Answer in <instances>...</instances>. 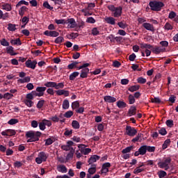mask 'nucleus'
Wrapping results in <instances>:
<instances>
[{"mask_svg": "<svg viewBox=\"0 0 178 178\" xmlns=\"http://www.w3.org/2000/svg\"><path fill=\"white\" fill-rule=\"evenodd\" d=\"M164 29L167 31L173 30V26H172V24H170V23L167 22L164 26Z\"/></svg>", "mask_w": 178, "mask_h": 178, "instance_id": "62", "label": "nucleus"}, {"mask_svg": "<svg viewBox=\"0 0 178 178\" xmlns=\"http://www.w3.org/2000/svg\"><path fill=\"white\" fill-rule=\"evenodd\" d=\"M101 158V156L97 155V154H95V155H92L91 156L88 162L89 163V165H92V163H95V162H97V161H99V159Z\"/></svg>", "mask_w": 178, "mask_h": 178, "instance_id": "18", "label": "nucleus"}, {"mask_svg": "<svg viewBox=\"0 0 178 178\" xmlns=\"http://www.w3.org/2000/svg\"><path fill=\"white\" fill-rule=\"evenodd\" d=\"M10 44L12 45H22V42L20 41V38L12 39L10 40Z\"/></svg>", "mask_w": 178, "mask_h": 178, "instance_id": "32", "label": "nucleus"}, {"mask_svg": "<svg viewBox=\"0 0 178 178\" xmlns=\"http://www.w3.org/2000/svg\"><path fill=\"white\" fill-rule=\"evenodd\" d=\"M6 53L10 55V56H15L17 55V53L15 51V48L12 46H8L6 48Z\"/></svg>", "mask_w": 178, "mask_h": 178, "instance_id": "16", "label": "nucleus"}, {"mask_svg": "<svg viewBox=\"0 0 178 178\" xmlns=\"http://www.w3.org/2000/svg\"><path fill=\"white\" fill-rule=\"evenodd\" d=\"M44 35L47 37H58V35H59V33L56 31H45L44 32Z\"/></svg>", "mask_w": 178, "mask_h": 178, "instance_id": "15", "label": "nucleus"}, {"mask_svg": "<svg viewBox=\"0 0 178 178\" xmlns=\"http://www.w3.org/2000/svg\"><path fill=\"white\" fill-rule=\"evenodd\" d=\"M58 172H60L61 173H67V168L64 165H60L58 167Z\"/></svg>", "mask_w": 178, "mask_h": 178, "instance_id": "34", "label": "nucleus"}, {"mask_svg": "<svg viewBox=\"0 0 178 178\" xmlns=\"http://www.w3.org/2000/svg\"><path fill=\"white\" fill-rule=\"evenodd\" d=\"M87 145L84 144H80L78 145V148L81 149V153L83 154V155H88L90 152H91V148H86Z\"/></svg>", "mask_w": 178, "mask_h": 178, "instance_id": "8", "label": "nucleus"}, {"mask_svg": "<svg viewBox=\"0 0 178 178\" xmlns=\"http://www.w3.org/2000/svg\"><path fill=\"white\" fill-rule=\"evenodd\" d=\"M149 6L154 12H159L162 10V8L165 6V4L162 1H153L149 3Z\"/></svg>", "mask_w": 178, "mask_h": 178, "instance_id": "3", "label": "nucleus"}, {"mask_svg": "<svg viewBox=\"0 0 178 178\" xmlns=\"http://www.w3.org/2000/svg\"><path fill=\"white\" fill-rule=\"evenodd\" d=\"M128 101L129 105H133V104L136 103V98L133 95L131 94L128 96Z\"/></svg>", "mask_w": 178, "mask_h": 178, "instance_id": "37", "label": "nucleus"}, {"mask_svg": "<svg viewBox=\"0 0 178 178\" xmlns=\"http://www.w3.org/2000/svg\"><path fill=\"white\" fill-rule=\"evenodd\" d=\"M88 66H90V63H86L82 64L79 67H77L76 69H78V70H81H81H84L86 69H89Z\"/></svg>", "mask_w": 178, "mask_h": 178, "instance_id": "40", "label": "nucleus"}, {"mask_svg": "<svg viewBox=\"0 0 178 178\" xmlns=\"http://www.w3.org/2000/svg\"><path fill=\"white\" fill-rule=\"evenodd\" d=\"M27 10V7L26 6H22L19 10V15L21 16V17H23L24 16V12Z\"/></svg>", "mask_w": 178, "mask_h": 178, "instance_id": "44", "label": "nucleus"}, {"mask_svg": "<svg viewBox=\"0 0 178 178\" xmlns=\"http://www.w3.org/2000/svg\"><path fill=\"white\" fill-rule=\"evenodd\" d=\"M31 78L30 76H25L23 79H19L17 80L18 83H21V84H24V83H30Z\"/></svg>", "mask_w": 178, "mask_h": 178, "instance_id": "28", "label": "nucleus"}, {"mask_svg": "<svg viewBox=\"0 0 178 178\" xmlns=\"http://www.w3.org/2000/svg\"><path fill=\"white\" fill-rule=\"evenodd\" d=\"M4 99H12L13 98V94L10 92H6L3 95Z\"/></svg>", "mask_w": 178, "mask_h": 178, "instance_id": "55", "label": "nucleus"}, {"mask_svg": "<svg viewBox=\"0 0 178 178\" xmlns=\"http://www.w3.org/2000/svg\"><path fill=\"white\" fill-rule=\"evenodd\" d=\"M56 82L48 81L44 83V86L47 87V88H55Z\"/></svg>", "mask_w": 178, "mask_h": 178, "instance_id": "35", "label": "nucleus"}, {"mask_svg": "<svg viewBox=\"0 0 178 178\" xmlns=\"http://www.w3.org/2000/svg\"><path fill=\"white\" fill-rule=\"evenodd\" d=\"M82 13H83L84 16H91L92 13H90V10L88 8H83L81 10Z\"/></svg>", "mask_w": 178, "mask_h": 178, "instance_id": "47", "label": "nucleus"}, {"mask_svg": "<svg viewBox=\"0 0 178 178\" xmlns=\"http://www.w3.org/2000/svg\"><path fill=\"white\" fill-rule=\"evenodd\" d=\"M138 149L140 152V155H145V154H147V145H142Z\"/></svg>", "mask_w": 178, "mask_h": 178, "instance_id": "30", "label": "nucleus"}, {"mask_svg": "<svg viewBox=\"0 0 178 178\" xmlns=\"http://www.w3.org/2000/svg\"><path fill=\"white\" fill-rule=\"evenodd\" d=\"M22 5H26V6H29V2L24 0H21L17 3L16 8H19V6H22Z\"/></svg>", "mask_w": 178, "mask_h": 178, "instance_id": "52", "label": "nucleus"}, {"mask_svg": "<svg viewBox=\"0 0 178 178\" xmlns=\"http://www.w3.org/2000/svg\"><path fill=\"white\" fill-rule=\"evenodd\" d=\"M143 27L149 31H154V25L147 22L143 24Z\"/></svg>", "mask_w": 178, "mask_h": 178, "instance_id": "22", "label": "nucleus"}, {"mask_svg": "<svg viewBox=\"0 0 178 178\" xmlns=\"http://www.w3.org/2000/svg\"><path fill=\"white\" fill-rule=\"evenodd\" d=\"M1 136H6L7 137H12L16 136V131L15 129H6L1 132Z\"/></svg>", "mask_w": 178, "mask_h": 178, "instance_id": "10", "label": "nucleus"}, {"mask_svg": "<svg viewBox=\"0 0 178 178\" xmlns=\"http://www.w3.org/2000/svg\"><path fill=\"white\" fill-rule=\"evenodd\" d=\"M70 104L69 103V100L67 99H64L63 102V109H69Z\"/></svg>", "mask_w": 178, "mask_h": 178, "instance_id": "41", "label": "nucleus"}, {"mask_svg": "<svg viewBox=\"0 0 178 178\" xmlns=\"http://www.w3.org/2000/svg\"><path fill=\"white\" fill-rule=\"evenodd\" d=\"M126 133L127 136H129V137H134V136L137 134V130L134 127H132L131 126H127Z\"/></svg>", "mask_w": 178, "mask_h": 178, "instance_id": "7", "label": "nucleus"}, {"mask_svg": "<svg viewBox=\"0 0 178 178\" xmlns=\"http://www.w3.org/2000/svg\"><path fill=\"white\" fill-rule=\"evenodd\" d=\"M141 49H143L145 53L146 54V56H149L151 55V50H149V48L147 47V45H142L140 47Z\"/></svg>", "mask_w": 178, "mask_h": 178, "instance_id": "29", "label": "nucleus"}, {"mask_svg": "<svg viewBox=\"0 0 178 178\" xmlns=\"http://www.w3.org/2000/svg\"><path fill=\"white\" fill-rule=\"evenodd\" d=\"M41 131H29L26 133L27 143H35V141H40V138L41 137Z\"/></svg>", "mask_w": 178, "mask_h": 178, "instance_id": "1", "label": "nucleus"}, {"mask_svg": "<svg viewBox=\"0 0 178 178\" xmlns=\"http://www.w3.org/2000/svg\"><path fill=\"white\" fill-rule=\"evenodd\" d=\"M88 172L90 175H94L97 172V165L92 164V167L88 170Z\"/></svg>", "mask_w": 178, "mask_h": 178, "instance_id": "31", "label": "nucleus"}, {"mask_svg": "<svg viewBox=\"0 0 178 178\" xmlns=\"http://www.w3.org/2000/svg\"><path fill=\"white\" fill-rule=\"evenodd\" d=\"M169 144H170V139L165 140L162 145L163 149H166L169 147Z\"/></svg>", "mask_w": 178, "mask_h": 178, "instance_id": "51", "label": "nucleus"}, {"mask_svg": "<svg viewBox=\"0 0 178 178\" xmlns=\"http://www.w3.org/2000/svg\"><path fill=\"white\" fill-rule=\"evenodd\" d=\"M24 104L26 106H28V108H31V106H33V105H34V102L30 99L24 100Z\"/></svg>", "mask_w": 178, "mask_h": 178, "instance_id": "46", "label": "nucleus"}, {"mask_svg": "<svg viewBox=\"0 0 178 178\" xmlns=\"http://www.w3.org/2000/svg\"><path fill=\"white\" fill-rule=\"evenodd\" d=\"M80 74V72H74L70 75V80L71 81H73L76 77H77Z\"/></svg>", "mask_w": 178, "mask_h": 178, "instance_id": "42", "label": "nucleus"}, {"mask_svg": "<svg viewBox=\"0 0 178 178\" xmlns=\"http://www.w3.org/2000/svg\"><path fill=\"white\" fill-rule=\"evenodd\" d=\"M133 149V146L127 147L126 148L122 150V154H127Z\"/></svg>", "mask_w": 178, "mask_h": 178, "instance_id": "56", "label": "nucleus"}, {"mask_svg": "<svg viewBox=\"0 0 178 178\" xmlns=\"http://www.w3.org/2000/svg\"><path fill=\"white\" fill-rule=\"evenodd\" d=\"M36 65H37V61L36 60L31 61V59H28L25 62L26 67H29V69H32L33 70H34V69H35Z\"/></svg>", "mask_w": 178, "mask_h": 178, "instance_id": "11", "label": "nucleus"}, {"mask_svg": "<svg viewBox=\"0 0 178 178\" xmlns=\"http://www.w3.org/2000/svg\"><path fill=\"white\" fill-rule=\"evenodd\" d=\"M46 90H47V87H45V86H38L36 88V91H37L38 94H39V97H44V94Z\"/></svg>", "mask_w": 178, "mask_h": 178, "instance_id": "17", "label": "nucleus"}, {"mask_svg": "<svg viewBox=\"0 0 178 178\" xmlns=\"http://www.w3.org/2000/svg\"><path fill=\"white\" fill-rule=\"evenodd\" d=\"M146 47V48H149V49L153 52V54H155V55H159V54L162 52H165V46H143Z\"/></svg>", "mask_w": 178, "mask_h": 178, "instance_id": "5", "label": "nucleus"}, {"mask_svg": "<svg viewBox=\"0 0 178 178\" xmlns=\"http://www.w3.org/2000/svg\"><path fill=\"white\" fill-rule=\"evenodd\" d=\"M73 116V111H68L65 113L64 118H67V119H70V118Z\"/></svg>", "mask_w": 178, "mask_h": 178, "instance_id": "59", "label": "nucleus"}, {"mask_svg": "<svg viewBox=\"0 0 178 178\" xmlns=\"http://www.w3.org/2000/svg\"><path fill=\"white\" fill-rule=\"evenodd\" d=\"M136 111H137V108L135 106H131L128 111V116H134Z\"/></svg>", "mask_w": 178, "mask_h": 178, "instance_id": "24", "label": "nucleus"}, {"mask_svg": "<svg viewBox=\"0 0 178 178\" xmlns=\"http://www.w3.org/2000/svg\"><path fill=\"white\" fill-rule=\"evenodd\" d=\"M108 9L111 12V15L113 17H120L122 16V12L123 10L122 6L115 7L114 5L108 6Z\"/></svg>", "mask_w": 178, "mask_h": 178, "instance_id": "2", "label": "nucleus"}, {"mask_svg": "<svg viewBox=\"0 0 178 178\" xmlns=\"http://www.w3.org/2000/svg\"><path fill=\"white\" fill-rule=\"evenodd\" d=\"M43 6L44 8H45L46 9H49V10H54V7L51 6V5H49V3H48V1H44L43 3Z\"/></svg>", "mask_w": 178, "mask_h": 178, "instance_id": "54", "label": "nucleus"}, {"mask_svg": "<svg viewBox=\"0 0 178 178\" xmlns=\"http://www.w3.org/2000/svg\"><path fill=\"white\" fill-rule=\"evenodd\" d=\"M117 106L120 109H124V108L127 106V104H126V102H124V101L119 100L117 102Z\"/></svg>", "mask_w": 178, "mask_h": 178, "instance_id": "27", "label": "nucleus"}, {"mask_svg": "<svg viewBox=\"0 0 178 178\" xmlns=\"http://www.w3.org/2000/svg\"><path fill=\"white\" fill-rule=\"evenodd\" d=\"M72 127L75 130H77L78 129H80V123L77 120H73L72 122Z\"/></svg>", "mask_w": 178, "mask_h": 178, "instance_id": "38", "label": "nucleus"}, {"mask_svg": "<svg viewBox=\"0 0 178 178\" xmlns=\"http://www.w3.org/2000/svg\"><path fill=\"white\" fill-rule=\"evenodd\" d=\"M137 83L139 84H145V83H147V79L143 76H140L137 79Z\"/></svg>", "mask_w": 178, "mask_h": 178, "instance_id": "49", "label": "nucleus"}, {"mask_svg": "<svg viewBox=\"0 0 178 178\" xmlns=\"http://www.w3.org/2000/svg\"><path fill=\"white\" fill-rule=\"evenodd\" d=\"M159 133L161 134V136H166L168 134V131H166V129L162 127L160 130H159Z\"/></svg>", "mask_w": 178, "mask_h": 178, "instance_id": "64", "label": "nucleus"}, {"mask_svg": "<svg viewBox=\"0 0 178 178\" xmlns=\"http://www.w3.org/2000/svg\"><path fill=\"white\" fill-rule=\"evenodd\" d=\"M39 129H40V130H42V131H44V130H45V129H47V127L45 126V124L43 122L42 120L40 122H39Z\"/></svg>", "mask_w": 178, "mask_h": 178, "instance_id": "61", "label": "nucleus"}, {"mask_svg": "<svg viewBox=\"0 0 178 178\" xmlns=\"http://www.w3.org/2000/svg\"><path fill=\"white\" fill-rule=\"evenodd\" d=\"M1 7L3 10H6L7 12H10V10H12V6L8 3L2 4Z\"/></svg>", "mask_w": 178, "mask_h": 178, "instance_id": "25", "label": "nucleus"}, {"mask_svg": "<svg viewBox=\"0 0 178 178\" xmlns=\"http://www.w3.org/2000/svg\"><path fill=\"white\" fill-rule=\"evenodd\" d=\"M172 162V159L170 157L166 158L164 161H160L157 163L160 169H164V170H169L170 169V163Z\"/></svg>", "mask_w": 178, "mask_h": 178, "instance_id": "4", "label": "nucleus"}, {"mask_svg": "<svg viewBox=\"0 0 178 178\" xmlns=\"http://www.w3.org/2000/svg\"><path fill=\"white\" fill-rule=\"evenodd\" d=\"M104 102H106L107 104H113L117 101L116 97L111 95L104 96Z\"/></svg>", "mask_w": 178, "mask_h": 178, "instance_id": "14", "label": "nucleus"}, {"mask_svg": "<svg viewBox=\"0 0 178 178\" xmlns=\"http://www.w3.org/2000/svg\"><path fill=\"white\" fill-rule=\"evenodd\" d=\"M9 17V13H6L3 14V11L2 10H0V19H2L3 20H6Z\"/></svg>", "mask_w": 178, "mask_h": 178, "instance_id": "33", "label": "nucleus"}, {"mask_svg": "<svg viewBox=\"0 0 178 178\" xmlns=\"http://www.w3.org/2000/svg\"><path fill=\"white\" fill-rule=\"evenodd\" d=\"M44 104H45V100H44V99L40 100L38 102L36 107L38 108V109H41V108H42V106H44Z\"/></svg>", "mask_w": 178, "mask_h": 178, "instance_id": "53", "label": "nucleus"}, {"mask_svg": "<svg viewBox=\"0 0 178 178\" xmlns=\"http://www.w3.org/2000/svg\"><path fill=\"white\" fill-rule=\"evenodd\" d=\"M143 134L138 133V135L131 140V142L137 143L139 141V143H141V141L143 140Z\"/></svg>", "mask_w": 178, "mask_h": 178, "instance_id": "21", "label": "nucleus"}, {"mask_svg": "<svg viewBox=\"0 0 178 178\" xmlns=\"http://www.w3.org/2000/svg\"><path fill=\"white\" fill-rule=\"evenodd\" d=\"M138 90H140V86L138 85L132 86L128 88V91H130V92H134V91H138Z\"/></svg>", "mask_w": 178, "mask_h": 178, "instance_id": "36", "label": "nucleus"}, {"mask_svg": "<svg viewBox=\"0 0 178 178\" xmlns=\"http://www.w3.org/2000/svg\"><path fill=\"white\" fill-rule=\"evenodd\" d=\"M111 165L109 162H106L103 163L102 165L101 172L102 174L106 175L109 172V168H111Z\"/></svg>", "mask_w": 178, "mask_h": 178, "instance_id": "12", "label": "nucleus"}, {"mask_svg": "<svg viewBox=\"0 0 178 178\" xmlns=\"http://www.w3.org/2000/svg\"><path fill=\"white\" fill-rule=\"evenodd\" d=\"M116 19L113 17H108L105 18V22L108 23V24H111L112 26H114V24H116Z\"/></svg>", "mask_w": 178, "mask_h": 178, "instance_id": "23", "label": "nucleus"}, {"mask_svg": "<svg viewBox=\"0 0 178 178\" xmlns=\"http://www.w3.org/2000/svg\"><path fill=\"white\" fill-rule=\"evenodd\" d=\"M146 149L147 152H155V146L146 145Z\"/></svg>", "mask_w": 178, "mask_h": 178, "instance_id": "60", "label": "nucleus"}, {"mask_svg": "<svg viewBox=\"0 0 178 178\" xmlns=\"http://www.w3.org/2000/svg\"><path fill=\"white\" fill-rule=\"evenodd\" d=\"M157 175L159 178H163L168 175V173H166V172L164 170H160L158 172Z\"/></svg>", "mask_w": 178, "mask_h": 178, "instance_id": "57", "label": "nucleus"}, {"mask_svg": "<svg viewBox=\"0 0 178 178\" xmlns=\"http://www.w3.org/2000/svg\"><path fill=\"white\" fill-rule=\"evenodd\" d=\"M42 121H43L44 126L47 127H51V126H52V122H51V120H47V119H43L42 120Z\"/></svg>", "mask_w": 178, "mask_h": 178, "instance_id": "48", "label": "nucleus"}, {"mask_svg": "<svg viewBox=\"0 0 178 178\" xmlns=\"http://www.w3.org/2000/svg\"><path fill=\"white\" fill-rule=\"evenodd\" d=\"M144 170H145L144 168L138 166L134 170V175H138V173H141V172H144Z\"/></svg>", "mask_w": 178, "mask_h": 178, "instance_id": "43", "label": "nucleus"}, {"mask_svg": "<svg viewBox=\"0 0 178 178\" xmlns=\"http://www.w3.org/2000/svg\"><path fill=\"white\" fill-rule=\"evenodd\" d=\"M56 95L60 96L64 95L65 97H69V90H65L63 89H59L56 90Z\"/></svg>", "mask_w": 178, "mask_h": 178, "instance_id": "19", "label": "nucleus"}, {"mask_svg": "<svg viewBox=\"0 0 178 178\" xmlns=\"http://www.w3.org/2000/svg\"><path fill=\"white\" fill-rule=\"evenodd\" d=\"M64 87H65V82H60L58 83H56L54 88L56 90H60V88L62 89V88H64Z\"/></svg>", "mask_w": 178, "mask_h": 178, "instance_id": "45", "label": "nucleus"}, {"mask_svg": "<svg viewBox=\"0 0 178 178\" xmlns=\"http://www.w3.org/2000/svg\"><path fill=\"white\" fill-rule=\"evenodd\" d=\"M80 107V102L79 100H76L75 102H73L71 105L72 109H77V108Z\"/></svg>", "mask_w": 178, "mask_h": 178, "instance_id": "39", "label": "nucleus"}, {"mask_svg": "<svg viewBox=\"0 0 178 178\" xmlns=\"http://www.w3.org/2000/svg\"><path fill=\"white\" fill-rule=\"evenodd\" d=\"M47 159H48V154L45 152H40L38 153V157L35 158V162L38 165H41L42 163L47 162Z\"/></svg>", "mask_w": 178, "mask_h": 178, "instance_id": "6", "label": "nucleus"}, {"mask_svg": "<svg viewBox=\"0 0 178 178\" xmlns=\"http://www.w3.org/2000/svg\"><path fill=\"white\" fill-rule=\"evenodd\" d=\"M73 156H74V148L71 147V149H70V152L67 154L65 159L67 161H69V160L72 159V158H73Z\"/></svg>", "mask_w": 178, "mask_h": 178, "instance_id": "26", "label": "nucleus"}, {"mask_svg": "<svg viewBox=\"0 0 178 178\" xmlns=\"http://www.w3.org/2000/svg\"><path fill=\"white\" fill-rule=\"evenodd\" d=\"M73 145H74L73 140H68L67 141V145H61V149L63 151H70L73 148Z\"/></svg>", "mask_w": 178, "mask_h": 178, "instance_id": "9", "label": "nucleus"}, {"mask_svg": "<svg viewBox=\"0 0 178 178\" xmlns=\"http://www.w3.org/2000/svg\"><path fill=\"white\" fill-rule=\"evenodd\" d=\"M8 30H9V31H15L16 24H8Z\"/></svg>", "mask_w": 178, "mask_h": 178, "instance_id": "58", "label": "nucleus"}, {"mask_svg": "<svg viewBox=\"0 0 178 178\" xmlns=\"http://www.w3.org/2000/svg\"><path fill=\"white\" fill-rule=\"evenodd\" d=\"M44 141H45L44 145L46 146L51 145L54 143V140L51 138H49L44 140Z\"/></svg>", "mask_w": 178, "mask_h": 178, "instance_id": "63", "label": "nucleus"}, {"mask_svg": "<svg viewBox=\"0 0 178 178\" xmlns=\"http://www.w3.org/2000/svg\"><path fill=\"white\" fill-rule=\"evenodd\" d=\"M88 73H90V69L85 68V70H81L80 74L81 79H87Z\"/></svg>", "mask_w": 178, "mask_h": 178, "instance_id": "20", "label": "nucleus"}, {"mask_svg": "<svg viewBox=\"0 0 178 178\" xmlns=\"http://www.w3.org/2000/svg\"><path fill=\"white\" fill-rule=\"evenodd\" d=\"M17 123H19V120L16 118H12L8 122V124L10 126H13V124H16Z\"/></svg>", "mask_w": 178, "mask_h": 178, "instance_id": "50", "label": "nucleus"}, {"mask_svg": "<svg viewBox=\"0 0 178 178\" xmlns=\"http://www.w3.org/2000/svg\"><path fill=\"white\" fill-rule=\"evenodd\" d=\"M65 24H68V27L70 29H74V27L77 26V23H76V20L74 18L67 19L65 21Z\"/></svg>", "mask_w": 178, "mask_h": 178, "instance_id": "13", "label": "nucleus"}]
</instances>
